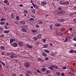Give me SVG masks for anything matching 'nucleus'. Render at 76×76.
I'll list each match as a JSON object with an SVG mask.
<instances>
[{"label": "nucleus", "mask_w": 76, "mask_h": 76, "mask_svg": "<svg viewBox=\"0 0 76 76\" xmlns=\"http://www.w3.org/2000/svg\"><path fill=\"white\" fill-rule=\"evenodd\" d=\"M24 66L26 68H29L30 67V63L29 62H26L24 63Z\"/></svg>", "instance_id": "obj_1"}, {"label": "nucleus", "mask_w": 76, "mask_h": 76, "mask_svg": "<svg viewBox=\"0 0 76 76\" xmlns=\"http://www.w3.org/2000/svg\"><path fill=\"white\" fill-rule=\"evenodd\" d=\"M42 36V35L41 34H39L38 35L37 37L38 39H40L41 38V36Z\"/></svg>", "instance_id": "obj_2"}, {"label": "nucleus", "mask_w": 76, "mask_h": 76, "mask_svg": "<svg viewBox=\"0 0 76 76\" xmlns=\"http://www.w3.org/2000/svg\"><path fill=\"white\" fill-rule=\"evenodd\" d=\"M12 45L14 47H16L18 46V43H17L15 42L12 44Z\"/></svg>", "instance_id": "obj_3"}, {"label": "nucleus", "mask_w": 76, "mask_h": 76, "mask_svg": "<svg viewBox=\"0 0 76 76\" xmlns=\"http://www.w3.org/2000/svg\"><path fill=\"white\" fill-rule=\"evenodd\" d=\"M20 23L21 25H25V22L24 21L22 20L21 21H20Z\"/></svg>", "instance_id": "obj_4"}, {"label": "nucleus", "mask_w": 76, "mask_h": 76, "mask_svg": "<svg viewBox=\"0 0 76 76\" xmlns=\"http://www.w3.org/2000/svg\"><path fill=\"white\" fill-rule=\"evenodd\" d=\"M10 43H12L14 41H15V39H14L11 38L10 39Z\"/></svg>", "instance_id": "obj_5"}, {"label": "nucleus", "mask_w": 76, "mask_h": 76, "mask_svg": "<svg viewBox=\"0 0 76 76\" xmlns=\"http://www.w3.org/2000/svg\"><path fill=\"white\" fill-rule=\"evenodd\" d=\"M42 55L43 56V57H46L47 56V55L46 53H45V52H43L42 53Z\"/></svg>", "instance_id": "obj_6"}, {"label": "nucleus", "mask_w": 76, "mask_h": 76, "mask_svg": "<svg viewBox=\"0 0 76 76\" xmlns=\"http://www.w3.org/2000/svg\"><path fill=\"white\" fill-rule=\"evenodd\" d=\"M60 4H61L62 5H64V1H60L59 2Z\"/></svg>", "instance_id": "obj_7"}, {"label": "nucleus", "mask_w": 76, "mask_h": 76, "mask_svg": "<svg viewBox=\"0 0 76 76\" xmlns=\"http://www.w3.org/2000/svg\"><path fill=\"white\" fill-rule=\"evenodd\" d=\"M18 43L19 45H20V46H22V45H23V42L22 41H19L18 42Z\"/></svg>", "instance_id": "obj_8"}, {"label": "nucleus", "mask_w": 76, "mask_h": 76, "mask_svg": "<svg viewBox=\"0 0 76 76\" xmlns=\"http://www.w3.org/2000/svg\"><path fill=\"white\" fill-rule=\"evenodd\" d=\"M31 12L33 13H36V11H35V10L34 9H33L31 10Z\"/></svg>", "instance_id": "obj_9"}, {"label": "nucleus", "mask_w": 76, "mask_h": 76, "mask_svg": "<svg viewBox=\"0 0 76 76\" xmlns=\"http://www.w3.org/2000/svg\"><path fill=\"white\" fill-rule=\"evenodd\" d=\"M59 13H60L61 14H62L63 15H64V14L65 13V11H60L59 12Z\"/></svg>", "instance_id": "obj_10"}, {"label": "nucleus", "mask_w": 76, "mask_h": 76, "mask_svg": "<svg viewBox=\"0 0 76 76\" xmlns=\"http://www.w3.org/2000/svg\"><path fill=\"white\" fill-rule=\"evenodd\" d=\"M69 4V2L66 1H64V5H68Z\"/></svg>", "instance_id": "obj_11"}, {"label": "nucleus", "mask_w": 76, "mask_h": 76, "mask_svg": "<svg viewBox=\"0 0 76 76\" xmlns=\"http://www.w3.org/2000/svg\"><path fill=\"white\" fill-rule=\"evenodd\" d=\"M11 17L12 18H15V15H14V13H12L11 15Z\"/></svg>", "instance_id": "obj_12"}, {"label": "nucleus", "mask_w": 76, "mask_h": 76, "mask_svg": "<svg viewBox=\"0 0 76 76\" xmlns=\"http://www.w3.org/2000/svg\"><path fill=\"white\" fill-rule=\"evenodd\" d=\"M41 4H42V5H46V4H47V3L45 2L42 1L41 3Z\"/></svg>", "instance_id": "obj_13"}, {"label": "nucleus", "mask_w": 76, "mask_h": 76, "mask_svg": "<svg viewBox=\"0 0 76 76\" xmlns=\"http://www.w3.org/2000/svg\"><path fill=\"white\" fill-rule=\"evenodd\" d=\"M46 69H46V68H43L42 69V71L43 72H45Z\"/></svg>", "instance_id": "obj_14"}, {"label": "nucleus", "mask_w": 76, "mask_h": 76, "mask_svg": "<svg viewBox=\"0 0 76 76\" xmlns=\"http://www.w3.org/2000/svg\"><path fill=\"white\" fill-rule=\"evenodd\" d=\"M27 47H28V48H32V46H31V45L28 44L27 45Z\"/></svg>", "instance_id": "obj_15"}, {"label": "nucleus", "mask_w": 76, "mask_h": 76, "mask_svg": "<svg viewBox=\"0 0 76 76\" xmlns=\"http://www.w3.org/2000/svg\"><path fill=\"white\" fill-rule=\"evenodd\" d=\"M38 39L37 37H33V39H34V41H37V40H38Z\"/></svg>", "instance_id": "obj_16"}, {"label": "nucleus", "mask_w": 76, "mask_h": 76, "mask_svg": "<svg viewBox=\"0 0 76 76\" xmlns=\"http://www.w3.org/2000/svg\"><path fill=\"white\" fill-rule=\"evenodd\" d=\"M45 53H50V50L47 49H45Z\"/></svg>", "instance_id": "obj_17"}, {"label": "nucleus", "mask_w": 76, "mask_h": 76, "mask_svg": "<svg viewBox=\"0 0 76 76\" xmlns=\"http://www.w3.org/2000/svg\"><path fill=\"white\" fill-rule=\"evenodd\" d=\"M55 25L56 26H57V27H58L59 26H60V24L59 23H55Z\"/></svg>", "instance_id": "obj_18"}, {"label": "nucleus", "mask_w": 76, "mask_h": 76, "mask_svg": "<svg viewBox=\"0 0 76 76\" xmlns=\"http://www.w3.org/2000/svg\"><path fill=\"white\" fill-rule=\"evenodd\" d=\"M4 33H5L6 34H8L10 32V31L9 30H6V31H4Z\"/></svg>", "instance_id": "obj_19"}, {"label": "nucleus", "mask_w": 76, "mask_h": 76, "mask_svg": "<svg viewBox=\"0 0 76 76\" xmlns=\"http://www.w3.org/2000/svg\"><path fill=\"white\" fill-rule=\"evenodd\" d=\"M69 53H75V52L73 51V50H70V51L69 52Z\"/></svg>", "instance_id": "obj_20"}, {"label": "nucleus", "mask_w": 76, "mask_h": 76, "mask_svg": "<svg viewBox=\"0 0 76 76\" xmlns=\"http://www.w3.org/2000/svg\"><path fill=\"white\" fill-rule=\"evenodd\" d=\"M22 31L23 32H26V30L25 28H22Z\"/></svg>", "instance_id": "obj_21"}, {"label": "nucleus", "mask_w": 76, "mask_h": 76, "mask_svg": "<svg viewBox=\"0 0 76 76\" xmlns=\"http://www.w3.org/2000/svg\"><path fill=\"white\" fill-rule=\"evenodd\" d=\"M1 50H4V49H5V48L3 46H1Z\"/></svg>", "instance_id": "obj_22"}, {"label": "nucleus", "mask_w": 76, "mask_h": 76, "mask_svg": "<svg viewBox=\"0 0 76 76\" xmlns=\"http://www.w3.org/2000/svg\"><path fill=\"white\" fill-rule=\"evenodd\" d=\"M29 20L30 21H33L34 20V18H31L29 19Z\"/></svg>", "instance_id": "obj_23"}, {"label": "nucleus", "mask_w": 76, "mask_h": 76, "mask_svg": "<svg viewBox=\"0 0 76 76\" xmlns=\"http://www.w3.org/2000/svg\"><path fill=\"white\" fill-rule=\"evenodd\" d=\"M48 47V44H46L45 45L43 46V48H47Z\"/></svg>", "instance_id": "obj_24"}, {"label": "nucleus", "mask_w": 76, "mask_h": 76, "mask_svg": "<svg viewBox=\"0 0 76 76\" xmlns=\"http://www.w3.org/2000/svg\"><path fill=\"white\" fill-rule=\"evenodd\" d=\"M53 25H51L49 27L51 29V30H53Z\"/></svg>", "instance_id": "obj_25"}, {"label": "nucleus", "mask_w": 76, "mask_h": 76, "mask_svg": "<svg viewBox=\"0 0 76 76\" xmlns=\"http://www.w3.org/2000/svg\"><path fill=\"white\" fill-rule=\"evenodd\" d=\"M31 31L32 32H33L34 33H36V32H37V31L34 30H31Z\"/></svg>", "instance_id": "obj_26"}, {"label": "nucleus", "mask_w": 76, "mask_h": 76, "mask_svg": "<svg viewBox=\"0 0 76 76\" xmlns=\"http://www.w3.org/2000/svg\"><path fill=\"white\" fill-rule=\"evenodd\" d=\"M46 73L47 74H49L50 73V71L48 70H47L46 71Z\"/></svg>", "instance_id": "obj_27"}, {"label": "nucleus", "mask_w": 76, "mask_h": 76, "mask_svg": "<svg viewBox=\"0 0 76 76\" xmlns=\"http://www.w3.org/2000/svg\"><path fill=\"white\" fill-rule=\"evenodd\" d=\"M39 24L42 25V21L41 20H39Z\"/></svg>", "instance_id": "obj_28"}, {"label": "nucleus", "mask_w": 76, "mask_h": 76, "mask_svg": "<svg viewBox=\"0 0 76 76\" xmlns=\"http://www.w3.org/2000/svg\"><path fill=\"white\" fill-rule=\"evenodd\" d=\"M10 57L11 58L13 59L14 58V56H12V55H11L10 56Z\"/></svg>", "instance_id": "obj_29"}, {"label": "nucleus", "mask_w": 76, "mask_h": 76, "mask_svg": "<svg viewBox=\"0 0 76 76\" xmlns=\"http://www.w3.org/2000/svg\"><path fill=\"white\" fill-rule=\"evenodd\" d=\"M35 26L36 28H39V25L38 24H36Z\"/></svg>", "instance_id": "obj_30"}, {"label": "nucleus", "mask_w": 76, "mask_h": 76, "mask_svg": "<svg viewBox=\"0 0 76 76\" xmlns=\"http://www.w3.org/2000/svg\"><path fill=\"white\" fill-rule=\"evenodd\" d=\"M49 59V58L48 57H47L45 58V60H48Z\"/></svg>", "instance_id": "obj_31"}, {"label": "nucleus", "mask_w": 76, "mask_h": 76, "mask_svg": "<svg viewBox=\"0 0 76 76\" xmlns=\"http://www.w3.org/2000/svg\"><path fill=\"white\" fill-rule=\"evenodd\" d=\"M74 22L76 24V18H75L74 19Z\"/></svg>", "instance_id": "obj_32"}, {"label": "nucleus", "mask_w": 76, "mask_h": 76, "mask_svg": "<svg viewBox=\"0 0 76 76\" xmlns=\"http://www.w3.org/2000/svg\"><path fill=\"white\" fill-rule=\"evenodd\" d=\"M54 68L55 69H57L58 68V66L56 65L54 66Z\"/></svg>", "instance_id": "obj_33"}, {"label": "nucleus", "mask_w": 76, "mask_h": 76, "mask_svg": "<svg viewBox=\"0 0 76 76\" xmlns=\"http://www.w3.org/2000/svg\"><path fill=\"white\" fill-rule=\"evenodd\" d=\"M0 23L1 25H5V23H4V22H1Z\"/></svg>", "instance_id": "obj_34"}, {"label": "nucleus", "mask_w": 76, "mask_h": 76, "mask_svg": "<svg viewBox=\"0 0 76 76\" xmlns=\"http://www.w3.org/2000/svg\"><path fill=\"white\" fill-rule=\"evenodd\" d=\"M6 20V19H4V18H1L0 20L1 21H4V20Z\"/></svg>", "instance_id": "obj_35"}, {"label": "nucleus", "mask_w": 76, "mask_h": 76, "mask_svg": "<svg viewBox=\"0 0 76 76\" xmlns=\"http://www.w3.org/2000/svg\"><path fill=\"white\" fill-rule=\"evenodd\" d=\"M56 74L57 75H60V73L58 72H56Z\"/></svg>", "instance_id": "obj_36"}, {"label": "nucleus", "mask_w": 76, "mask_h": 76, "mask_svg": "<svg viewBox=\"0 0 76 76\" xmlns=\"http://www.w3.org/2000/svg\"><path fill=\"white\" fill-rule=\"evenodd\" d=\"M7 56H10V55H11V54L9 52H7Z\"/></svg>", "instance_id": "obj_37"}, {"label": "nucleus", "mask_w": 76, "mask_h": 76, "mask_svg": "<svg viewBox=\"0 0 76 76\" xmlns=\"http://www.w3.org/2000/svg\"><path fill=\"white\" fill-rule=\"evenodd\" d=\"M61 76H64V72L61 73Z\"/></svg>", "instance_id": "obj_38"}, {"label": "nucleus", "mask_w": 76, "mask_h": 76, "mask_svg": "<svg viewBox=\"0 0 76 76\" xmlns=\"http://www.w3.org/2000/svg\"><path fill=\"white\" fill-rule=\"evenodd\" d=\"M66 38H67V39H71V37L70 36H67Z\"/></svg>", "instance_id": "obj_39"}, {"label": "nucleus", "mask_w": 76, "mask_h": 76, "mask_svg": "<svg viewBox=\"0 0 76 76\" xmlns=\"http://www.w3.org/2000/svg\"><path fill=\"white\" fill-rule=\"evenodd\" d=\"M48 69H50L51 70H53V68L51 67H49Z\"/></svg>", "instance_id": "obj_40"}, {"label": "nucleus", "mask_w": 76, "mask_h": 76, "mask_svg": "<svg viewBox=\"0 0 76 76\" xmlns=\"http://www.w3.org/2000/svg\"><path fill=\"white\" fill-rule=\"evenodd\" d=\"M16 19L17 20H19V16L16 17Z\"/></svg>", "instance_id": "obj_41"}, {"label": "nucleus", "mask_w": 76, "mask_h": 76, "mask_svg": "<svg viewBox=\"0 0 76 76\" xmlns=\"http://www.w3.org/2000/svg\"><path fill=\"white\" fill-rule=\"evenodd\" d=\"M1 37H2V38H3V37H4V35L3 34H1Z\"/></svg>", "instance_id": "obj_42"}, {"label": "nucleus", "mask_w": 76, "mask_h": 76, "mask_svg": "<svg viewBox=\"0 0 76 76\" xmlns=\"http://www.w3.org/2000/svg\"><path fill=\"white\" fill-rule=\"evenodd\" d=\"M67 40H68V39L66 37L65 38V42H67Z\"/></svg>", "instance_id": "obj_43"}, {"label": "nucleus", "mask_w": 76, "mask_h": 76, "mask_svg": "<svg viewBox=\"0 0 76 76\" xmlns=\"http://www.w3.org/2000/svg\"><path fill=\"white\" fill-rule=\"evenodd\" d=\"M50 67H52V68H54V65H50Z\"/></svg>", "instance_id": "obj_44"}, {"label": "nucleus", "mask_w": 76, "mask_h": 76, "mask_svg": "<svg viewBox=\"0 0 76 76\" xmlns=\"http://www.w3.org/2000/svg\"><path fill=\"white\" fill-rule=\"evenodd\" d=\"M56 34L57 35H60V33H58V32H56Z\"/></svg>", "instance_id": "obj_45"}, {"label": "nucleus", "mask_w": 76, "mask_h": 76, "mask_svg": "<svg viewBox=\"0 0 76 76\" xmlns=\"http://www.w3.org/2000/svg\"><path fill=\"white\" fill-rule=\"evenodd\" d=\"M33 6L34 8H35V7H36L37 6V5L36 4H33Z\"/></svg>", "instance_id": "obj_46"}, {"label": "nucleus", "mask_w": 76, "mask_h": 76, "mask_svg": "<svg viewBox=\"0 0 76 76\" xmlns=\"http://www.w3.org/2000/svg\"><path fill=\"white\" fill-rule=\"evenodd\" d=\"M4 27L5 28V29H8V28H7V26H4Z\"/></svg>", "instance_id": "obj_47"}, {"label": "nucleus", "mask_w": 76, "mask_h": 76, "mask_svg": "<svg viewBox=\"0 0 76 76\" xmlns=\"http://www.w3.org/2000/svg\"><path fill=\"white\" fill-rule=\"evenodd\" d=\"M6 3L7 5L8 6L9 5V2L8 1Z\"/></svg>", "instance_id": "obj_48"}, {"label": "nucleus", "mask_w": 76, "mask_h": 76, "mask_svg": "<svg viewBox=\"0 0 76 76\" xmlns=\"http://www.w3.org/2000/svg\"><path fill=\"white\" fill-rule=\"evenodd\" d=\"M65 21V20H64V19H61V22H64Z\"/></svg>", "instance_id": "obj_49"}, {"label": "nucleus", "mask_w": 76, "mask_h": 76, "mask_svg": "<svg viewBox=\"0 0 76 76\" xmlns=\"http://www.w3.org/2000/svg\"><path fill=\"white\" fill-rule=\"evenodd\" d=\"M63 69H67V68L66 67V66H64L63 68H62Z\"/></svg>", "instance_id": "obj_50"}, {"label": "nucleus", "mask_w": 76, "mask_h": 76, "mask_svg": "<svg viewBox=\"0 0 76 76\" xmlns=\"http://www.w3.org/2000/svg\"><path fill=\"white\" fill-rule=\"evenodd\" d=\"M11 55H15V53L13 52H11L10 53Z\"/></svg>", "instance_id": "obj_51"}, {"label": "nucleus", "mask_w": 76, "mask_h": 76, "mask_svg": "<svg viewBox=\"0 0 76 76\" xmlns=\"http://www.w3.org/2000/svg\"><path fill=\"white\" fill-rule=\"evenodd\" d=\"M37 71L39 73H41V72H40V71H39V69H37Z\"/></svg>", "instance_id": "obj_52"}, {"label": "nucleus", "mask_w": 76, "mask_h": 76, "mask_svg": "<svg viewBox=\"0 0 76 76\" xmlns=\"http://www.w3.org/2000/svg\"><path fill=\"white\" fill-rule=\"evenodd\" d=\"M7 1H8L7 0H5V1H4V2L5 3H6Z\"/></svg>", "instance_id": "obj_53"}, {"label": "nucleus", "mask_w": 76, "mask_h": 76, "mask_svg": "<svg viewBox=\"0 0 76 76\" xmlns=\"http://www.w3.org/2000/svg\"><path fill=\"white\" fill-rule=\"evenodd\" d=\"M59 34L60 35H61L62 36H63V34L61 33H59Z\"/></svg>", "instance_id": "obj_54"}, {"label": "nucleus", "mask_w": 76, "mask_h": 76, "mask_svg": "<svg viewBox=\"0 0 76 76\" xmlns=\"http://www.w3.org/2000/svg\"><path fill=\"white\" fill-rule=\"evenodd\" d=\"M1 63L3 65V66H5V64H4V63L3 62H1Z\"/></svg>", "instance_id": "obj_55"}, {"label": "nucleus", "mask_w": 76, "mask_h": 76, "mask_svg": "<svg viewBox=\"0 0 76 76\" xmlns=\"http://www.w3.org/2000/svg\"><path fill=\"white\" fill-rule=\"evenodd\" d=\"M61 30V31H64L65 30V28H62Z\"/></svg>", "instance_id": "obj_56"}, {"label": "nucleus", "mask_w": 76, "mask_h": 76, "mask_svg": "<svg viewBox=\"0 0 76 76\" xmlns=\"http://www.w3.org/2000/svg\"><path fill=\"white\" fill-rule=\"evenodd\" d=\"M73 39L74 41H76V37L73 38Z\"/></svg>", "instance_id": "obj_57"}, {"label": "nucleus", "mask_w": 76, "mask_h": 76, "mask_svg": "<svg viewBox=\"0 0 76 76\" xmlns=\"http://www.w3.org/2000/svg\"><path fill=\"white\" fill-rule=\"evenodd\" d=\"M45 41H46L45 39H43V42H45Z\"/></svg>", "instance_id": "obj_58"}, {"label": "nucleus", "mask_w": 76, "mask_h": 76, "mask_svg": "<svg viewBox=\"0 0 76 76\" xmlns=\"http://www.w3.org/2000/svg\"><path fill=\"white\" fill-rule=\"evenodd\" d=\"M20 7H23V4H21L19 5Z\"/></svg>", "instance_id": "obj_59"}, {"label": "nucleus", "mask_w": 76, "mask_h": 76, "mask_svg": "<svg viewBox=\"0 0 76 76\" xmlns=\"http://www.w3.org/2000/svg\"><path fill=\"white\" fill-rule=\"evenodd\" d=\"M12 76H16V75L15 74H13Z\"/></svg>", "instance_id": "obj_60"}, {"label": "nucleus", "mask_w": 76, "mask_h": 76, "mask_svg": "<svg viewBox=\"0 0 76 76\" xmlns=\"http://www.w3.org/2000/svg\"><path fill=\"white\" fill-rule=\"evenodd\" d=\"M58 10H61V8H60V7H59L58 8Z\"/></svg>", "instance_id": "obj_61"}, {"label": "nucleus", "mask_w": 76, "mask_h": 76, "mask_svg": "<svg viewBox=\"0 0 76 76\" xmlns=\"http://www.w3.org/2000/svg\"><path fill=\"white\" fill-rule=\"evenodd\" d=\"M1 55H4V52H2L1 53Z\"/></svg>", "instance_id": "obj_62"}, {"label": "nucleus", "mask_w": 76, "mask_h": 76, "mask_svg": "<svg viewBox=\"0 0 76 76\" xmlns=\"http://www.w3.org/2000/svg\"><path fill=\"white\" fill-rule=\"evenodd\" d=\"M3 29V28L2 27H0V30H2Z\"/></svg>", "instance_id": "obj_63"}, {"label": "nucleus", "mask_w": 76, "mask_h": 76, "mask_svg": "<svg viewBox=\"0 0 76 76\" xmlns=\"http://www.w3.org/2000/svg\"><path fill=\"white\" fill-rule=\"evenodd\" d=\"M4 10H7V8L6 7H5L4 8Z\"/></svg>", "instance_id": "obj_64"}]
</instances>
